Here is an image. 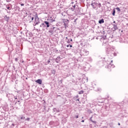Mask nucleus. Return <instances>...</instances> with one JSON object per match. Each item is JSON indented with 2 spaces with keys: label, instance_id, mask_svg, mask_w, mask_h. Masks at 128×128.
Here are the masks:
<instances>
[{
  "label": "nucleus",
  "instance_id": "obj_1",
  "mask_svg": "<svg viewBox=\"0 0 128 128\" xmlns=\"http://www.w3.org/2000/svg\"><path fill=\"white\" fill-rule=\"evenodd\" d=\"M106 53L107 54L108 56H116L117 54L114 52V49L112 48H110V46H108L106 48Z\"/></svg>",
  "mask_w": 128,
  "mask_h": 128
},
{
  "label": "nucleus",
  "instance_id": "obj_2",
  "mask_svg": "<svg viewBox=\"0 0 128 128\" xmlns=\"http://www.w3.org/2000/svg\"><path fill=\"white\" fill-rule=\"evenodd\" d=\"M34 26H36L40 24V18H38V14H36L34 15Z\"/></svg>",
  "mask_w": 128,
  "mask_h": 128
},
{
  "label": "nucleus",
  "instance_id": "obj_3",
  "mask_svg": "<svg viewBox=\"0 0 128 128\" xmlns=\"http://www.w3.org/2000/svg\"><path fill=\"white\" fill-rule=\"evenodd\" d=\"M80 56H85L88 55L90 52L87 50L84 49L83 50H81V52H80Z\"/></svg>",
  "mask_w": 128,
  "mask_h": 128
},
{
  "label": "nucleus",
  "instance_id": "obj_4",
  "mask_svg": "<svg viewBox=\"0 0 128 128\" xmlns=\"http://www.w3.org/2000/svg\"><path fill=\"white\" fill-rule=\"evenodd\" d=\"M48 32L51 34H54V32H56V28L55 27H52L51 28H49Z\"/></svg>",
  "mask_w": 128,
  "mask_h": 128
},
{
  "label": "nucleus",
  "instance_id": "obj_5",
  "mask_svg": "<svg viewBox=\"0 0 128 128\" xmlns=\"http://www.w3.org/2000/svg\"><path fill=\"white\" fill-rule=\"evenodd\" d=\"M90 6H92L94 8H96V6H98V4L96 2H94V1H92Z\"/></svg>",
  "mask_w": 128,
  "mask_h": 128
},
{
  "label": "nucleus",
  "instance_id": "obj_6",
  "mask_svg": "<svg viewBox=\"0 0 128 128\" xmlns=\"http://www.w3.org/2000/svg\"><path fill=\"white\" fill-rule=\"evenodd\" d=\"M63 22L64 24V26L66 27L68 26V22H70V20L68 19L63 20Z\"/></svg>",
  "mask_w": 128,
  "mask_h": 128
},
{
  "label": "nucleus",
  "instance_id": "obj_7",
  "mask_svg": "<svg viewBox=\"0 0 128 128\" xmlns=\"http://www.w3.org/2000/svg\"><path fill=\"white\" fill-rule=\"evenodd\" d=\"M113 26V32H116V30H118V23H116L115 24H112Z\"/></svg>",
  "mask_w": 128,
  "mask_h": 128
},
{
  "label": "nucleus",
  "instance_id": "obj_8",
  "mask_svg": "<svg viewBox=\"0 0 128 128\" xmlns=\"http://www.w3.org/2000/svg\"><path fill=\"white\" fill-rule=\"evenodd\" d=\"M50 22H56V18L50 17V18L48 19Z\"/></svg>",
  "mask_w": 128,
  "mask_h": 128
},
{
  "label": "nucleus",
  "instance_id": "obj_9",
  "mask_svg": "<svg viewBox=\"0 0 128 128\" xmlns=\"http://www.w3.org/2000/svg\"><path fill=\"white\" fill-rule=\"evenodd\" d=\"M44 24L46 25V28H50V22L48 21H44Z\"/></svg>",
  "mask_w": 128,
  "mask_h": 128
},
{
  "label": "nucleus",
  "instance_id": "obj_10",
  "mask_svg": "<svg viewBox=\"0 0 128 128\" xmlns=\"http://www.w3.org/2000/svg\"><path fill=\"white\" fill-rule=\"evenodd\" d=\"M28 18L29 20H30V18H31V20H30V22H32V20H34V17H32V16H28Z\"/></svg>",
  "mask_w": 128,
  "mask_h": 128
},
{
  "label": "nucleus",
  "instance_id": "obj_11",
  "mask_svg": "<svg viewBox=\"0 0 128 128\" xmlns=\"http://www.w3.org/2000/svg\"><path fill=\"white\" fill-rule=\"evenodd\" d=\"M108 114H109V112H108V110H106L104 112H103V114H104V116H108Z\"/></svg>",
  "mask_w": 128,
  "mask_h": 128
},
{
  "label": "nucleus",
  "instance_id": "obj_12",
  "mask_svg": "<svg viewBox=\"0 0 128 128\" xmlns=\"http://www.w3.org/2000/svg\"><path fill=\"white\" fill-rule=\"evenodd\" d=\"M36 82L37 84H42V80L40 79H38L36 81Z\"/></svg>",
  "mask_w": 128,
  "mask_h": 128
},
{
  "label": "nucleus",
  "instance_id": "obj_13",
  "mask_svg": "<svg viewBox=\"0 0 128 128\" xmlns=\"http://www.w3.org/2000/svg\"><path fill=\"white\" fill-rule=\"evenodd\" d=\"M90 64H88L87 65H86V66H84V70H90V68L88 67L89 66Z\"/></svg>",
  "mask_w": 128,
  "mask_h": 128
},
{
  "label": "nucleus",
  "instance_id": "obj_14",
  "mask_svg": "<svg viewBox=\"0 0 128 128\" xmlns=\"http://www.w3.org/2000/svg\"><path fill=\"white\" fill-rule=\"evenodd\" d=\"M4 18H5V20L7 22H8V20H10V16H8L6 15L5 16H4Z\"/></svg>",
  "mask_w": 128,
  "mask_h": 128
},
{
  "label": "nucleus",
  "instance_id": "obj_15",
  "mask_svg": "<svg viewBox=\"0 0 128 128\" xmlns=\"http://www.w3.org/2000/svg\"><path fill=\"white\" fill-rule=\"evenodd\" d=\"M60 57L58 56L56 58V62L57 64H58L60 62Z\"/></svg>",
  "mask_w": 128,
  "mask_h": 128
},
{
  "label": "nucleus",
  "instance_id": "obj_16",
  "mask_svg": "<svg viewBox=\"0 0 128 128\" xmlns=\"http://www.w3.org/2000/svg\"><path fill=\"white\" fill-rule=\"evenodd\" d=\"M104 18H102L99 20L98 21V24H104Z\"/></svg>",
  "mask_w": 128,
  "mask_h": 128
},
{
  "label": "nucleus",
  "instance_id": "obj_17",
  "mask_svg": "<svg viewBox=\"0 0 128 128\" xmlns=\"http://www.w3.org/2000/svg\"><path fill=\"white\" fill-rule=\"evenodd\" d=\"M112 14L114 16H116V8H114L112 10Z\"/></svg>",
  "mask_w": 128,
  "mask_h": 128
},
{
  "label": "nucleus",
  "instance_id": "obj_18",
  "mask_svg": "<svg viewBox=\"0 0 128 128\" xmlns=\"http://www.w3.org/2000/svg\"><path fill=\"white\" fill-rule=\"evenodd\" d=\"M67 122L68 120H66V119L64 118L62 120V124H66V122Z\"/></svg>",
  "mask_w": 128,
  "mask_h": 128
},
{
  "label": "nucleus",
  "instance_id": "obj_19",
  "mask_svg": "<svg viewBox=\"0 0 128 128\" xmlns=\"http://www.w3.org/2000/svg\"><path fill=\"white\" fill-rule=\"evenodd\" d=\"M102 46H108V42H104V41L103 43H102Z\"/></svg>",
  "mask_w": 128,
  "mask_h": 128
},
{
  "label": "nucleus",
  "instance_id": "obj_20",
  "mask_svg": "<svg viewBox=\"0 0 128 128\" xmlns=\"http://www.w3.org/2000/svg\"><path fill=\"white\" fill-rule=\"evenodd\" d=\"M28 34H29V35H30V33H28V32H26V36L27 37L26 38H28L30 40V36H28Z\"/></svg>",
  "mask_w": 128,
  "mask_h": 128
},
{
  "label": "nucleus",
  "instance_id": "obj_21",
  "mask_svg": "<svg viewBox=\"0 0 128 128\" xmlns=\"http://www.w3.org/2000/svg\"><path fill=\"white\" fill-rule=\"evenodd\" d=\"M78 94H84V90H82L80 91Z\"/></svg>",
  "mask_w": 128,
  "mask_h": 128
},
{
  "label": "nucleus",
  "instance_id": "obj_22",
  "mask_svg": "<svg viewBox=\"0 0 128 128\" xmlns=\"http://www.w3.org/2000/svg\"><path fill=\"white\" fill-rule=\"evenodd\" d=\"M116 10H118V12H120V8L118 7H117Z\"/></svg>",
  "mask_w": 128,
  "mask_h": 128
},
{
  "label": "nucleus",
  "instance_id": "obj_23",
  "mask_svg": "<svg viewBox=\"0 0 128 128\" xmlns=\"http://www.w3.org/2000/svg\"><path fill=\"white\" fill-rule=\"evenodd\" d=\"M98 6L99 8H102V4L100 3L98 4Z\"/></svg>",
  "mask_w": 128,
  "mask_h": 128
},
{
  "label": "nucleus",
  "instance_id": "obj_24",
  "mask_svg": "<svg viewBox=\"0 0 128 128\" xmlns=\"http://www.w3.org/2000/svg\"><path fill=\"white\" fill-rule=\"evenodd\" d=\"M97 90H98V92H102V88H98L97 89Z\"/></svg>",
  "mask_w": 128,
  "mask_h": 128
},
{
  "label": "nucleus",
  "instance_id": "obj_25",
  "mask_svg": "<svg viewBox=\"0 0 128 128\" xmlns=\"http://www.w3.org/2000/svg\"><path fill=\"white\" fill-rule=\"evenodd\" d=\"M52 74H56V71H55L54 70H52Z\"/></svg>",
  "mask_w": 128,
  "mask_h": 128
},
{
  "label": "nucleus",
  "instance_id": "obj_26",
  "mask_svg": "<svg viewBox=\"0 0 128 128\" xmlns=\"http://www.w3.org/2000/svg\"><path fill=\"white\" fill-rule=\"evenodd\" d=\"M92 122H93V124H96V121L92 120Z\"/></svg>",
  "mask_w": 128,
  "mask_h": 128
},
{
  "label": "nucleus",
  "instance_id": "obj_27",
  "mask_svg": "<svg viewBox=\"0 0 128 128\" xmlns=\"http://www.w3.org/2000/svg\"><path fill=\"white\" fill-rule=\"evenodd\" d=\"M30 118H28L25 119V120H28V122H30Z\"/></svg>",
  "mask_w": 128,
  "mask_h": 128
},
{
  "label": "nucleus",
  "instance_id": "obj_28",
  "mask_svg": "<svg viewBox=\"0 0 128 128\" xmlns=\"http://www.w3.org/2000/svg\"><path fill=\"white\" fill-rule=\"evenodd\" d=\"M24 118H26V117L24 116H22L20 118V120H24Z\"/></svg>",
  "mask_w": 128,
  "mask_h": 128
},
{
  "label": "nucleus",
  "instance_id": "obj_29",
  "mask_svg": "<svg viewBox=\"0 0 128 128\" xmlns=\"http://www.w3.org/2000/svg\"><path fill=\"white\" fill-rule=\"evenodd\" d=\"M67 42L68 44H70V41L69 39H68Z\"/></svg>",
  "mask_w": 128,
  "mask_h": 128
},
{
  "label": "nucleus",
  "instance_id": "obj_30",
  "mask_svg": "<svg viewBox=\"0 0 128 128\" xmlns=\"http://www.w3.org/2000/svg\"><path fill=\"white\" fill-rule=\"evenodd\" d=\"M53 110L54 112H56V108H54Z\"/></svg>",
  "mask_w": 128,
  "mask_h": 128
},
{
  "label": "nucleus",
  "instance_id": "obj_31",
  "mask_svg": "<svg viewBox=\"0 0 128 128\" xmlns=\"http://www.w3.org/2000/svg\"><path fill=\"white\" fill-rule=\"evenodd\" d=\"M7 2H12V0H6Z\"/></svg>",
  "mask_w": 128,
  "mask_h": 128
},
{
  "label": "nucleus",
  "instance_id": "obj_32",
  "mask_svg": "<svg viewBox=\"0 0 128 128\" xmlns=\"http://www.w3.org/2000/svg\"><path fill=\"white\" fill-rule=\"evenodd\" d=\"M21 6H24V4H20Z\"/></svg>",
  "mask_w": 128,
  "mask_h": 128
},
{
  "label": "nucleus",
  "instance_id": "obj_33",
  "mask_svg": "<svg viewBox=\"0 0 128 128\" xmlns=\"http://www.w3.org/2000/svg\"><path fill=\"white\" fill-rule=\"evenodd\" d=\"M16 62H18V58H15Z\"/></svg>",
  "mask_w": 128,
  "mask_h": 128
},
{
  "label": "nucleus",
  "instance_id": "obj_34",
  "mask_svg": "<svg viewBox=\"0 0 128 128\" xmlns=\"http://www.w3.org/2000/svg\"><path fill=\"white\" fill-rule=\"evenodd\" d=\"M78 20V18H76L74 20V22H76V20Z\"/></svg>",
  "mask_w": 128,
  "mask_h": 128
},
{
  "label": "nucleus",
  "instance_id": "obj_35",
  "mask_svg": "<svg viewBox=\"0 0 128 128\" xmlns=\"http://www.w3.org/2000/svg\"><path fill=\"white\" fill-rule=\"evenodd\" d=\"M44 22L42 23L41 25H42V26H44Z\"/></svg>",
  "mask_w": 128,
  "mask_h": 128
},
{
  "label": "nucleus",
  "instance_id": "obj_36",
  "mask_svg": "<svg viewBox=\"0 0 128 128\" xmlns=\"http://www.w3.org/2000/svg\"><path fill=\"white\" fill-rule=\"evenodd\" d=\"M100 128H108V126H102Z\"/></svg>",
  "mask_w": 128,
  "mask_h": 128
},
{
  "label": "nucleus",
  "instance_id": "obj_37",
  "mask_svg": "<svg viewBox=\"0 0 128 128\" xmlns=\"http://www.w3.org/2000/svg\"><path fill=\"white\" fill-rule=\"evenodd\" d=\"M10 6L7 7V9H8V10H10Z\"/></svg>",
  "mask_w": 128,
  "mask_h": 128
},
{
  "label": "nucleus",
  "instance_id": "obj_38",
  "mask_svg": "<svg viewBox=\"0 0 128 128\" xmlns=\"http://www.w3.org/2000/svg\"><path fill=\"white\" fill-rule=\"evenodd\" d=\"M14 98L15 100H18V98H16V96H14Z\"/></svg>",
  "mask_w": 128,
  "mask_h": 128
},
{
  "label": "nucleus",
  "instance_id": "obj_39",
  "mask_svg": "<svg viewBox=\"0 0 128 128\" xmlns=\"http://www.w3.org/2000/svg\"><path fill=\"white\" fill-rule=\"evenodd\" d=\"M92 117H91L90 118V122H92Z\"/></svg>",
  "mask_w": 128,
  "mask_h": 128
},
{
  "label": "nucleus",
  "instance_id": "obj_40",
  "mask_svg": "<svg viewBox=\"0 0 128 128\" xmlns=\"http://www.w3.org/2000/svg\"><path fill=\"white\" fill-rule=\"evenodd\" d=\"M113 24H116V21H114Z\"/></svg>",
  "mask_w": 128,
  "mask_h": 128
},
{
  "label": "nucleus",
  "instance_id": "obj_41",
  "mask_svg": "<svg viewBox=\"0 0 128 128\" xmlns=\"http://www.w3.org/2000/svg\"><path fill=\"white\" fill-rule=\"evenodd\" d=\"M44 28H46V24H44V26H43Z\"/></svg>",
  "mask_w": 128,
  "mask_h": 128
},
{
  "label": "nucleus",
  "instance_id": "obj_42",
  "mask_svg": "<svg viewBox=\"0 0 128 128\" xmlns=\"http://www.w3.org/2000/svg\"><path fill=\"white\" fill-rule=\"evenodd\" d=\"M104 40H106V36H104Z\"/></svg>",
  "mask_w": 128,
  "mask_h": 128
},
{
  "label": "nucleus",
  "instance_id": "obj_43",
  "mask_svg": "<svg viewBox=\"0 0 128 128\" xmlns=\"http://www.w3.org/2000/svg\"><path fill=\"white\" fill-rule=\"evenodd\" d=\"M74 8H76V5L73 6Z\"/></svg>",
  "mask_w": 128,
  "mask_h": 128
},
{
  "label": "nucleus",
  "instance_id": "obj_44",
  "mask_svg": "<svg viewBox=\"0 0 128 128\" xmlns=\"http://www.w3.org/2000/svg\"><path fill=\"white\" fill-rule=\"evenodd\" d=\"M76 118H78V116H76Z\"/></svg>",
  "mask_w": 128,
  "mask_h": 128
},
{
  "label": "nucleus",
  "instance_id": "obj_45",
  "mask_svg": "<svg viewBox=\"0 0 128 128\" xmlns=\"http://www.w3.org/2000/svg\"><path fill=\"white\" fill-rule=\"evenodd\" d=\"M69 46H70V48H72V45H69Z\"/></svg>",
  "mask_w": 128,
  "mask_h": 128
},
{
  "label": "nucleus",
  "instance_id": "obj_46",
  "mask_svg": "<svg viewBox=\"0 0 128 128\" xmlns=\"http://www.w3.org/2000/svg\"><path fill=\"white\" fill-rule=\"evenodd\" d=\"M48 64H50V60H48Z\"/></svg>",
  "mask_w": 128,
  "mask_h": 128
},
{
  "label": "nucleus",
  "instance_id": "obj_47",
  "mask_svg": "<svg viewBox=\"0 0 128 128\" xmlns=\"http://www.w3.org/2000/svg\"><path fill=\"white\" fill-rule=\"evenodd\" d=\"M76 100H78V102H80V98L77 99Z\"/></svg>",
  "mask_w": 128,
  "mask_h": 128
},
{
  "label": "nucleus",
  "instance_id": "obj_48",
  "mask_svg": "<svg viewBox=\"0 0 128 128\" xmlns=\"http://www.w3.org/2000/svg\"><path fill=\"white\" fill-rule=\"evenodd\" d=\"M82 122H84V120H82Z\"/></svg>",
  "mask_w": 128,
  "mask_h": 128
},
{
  "label": "nucleus",
  "instance_id": "obj_49",
  "mask_svg": "<svg viewBox=\"0 0 128 128\" xmlns=\"http://www.w3.org/2000/svg\"><path fill=\"white\" fill-rule=\"evenodd\" d=\"M56 112H60V110H56Z\"/></svg>",
  "mask_w": 128,
  "mask_h": 128
},
{
  "label": "nucleus",
  "instance_id": "obj_50",
  "mask_svg": "<svg viewBox=\"0 0 128 128\" xmlns=\"http://www.w3.org/2000/svg\"><path fill=\"white\" fill-rule=\"evenodd\" d=\"M68 46H70V45L68 44V45L66 46L67 48H68Z\"/></svg>",
  "mask_w": 128,
  "mask_h": 128
},
{
  "label": "nucleus",
  "instance_id": "obj_51",
  "mask_svg": "<svg viewBox=\"0 0 128 128\" xmlns=\"http://www.w3.org/2000/svg\"><path fill=\"white\" fill-rule=\"evenodd\" d=\"M118 126H120V123H118Z\"/></svg>",
  "mask_w": 128,
  "mask_h": 128
},
{
  "label": "nucleus",
  "instance_id": "obj_52",
  "mask_svg": "<svg viewBox=\"0 0 128 128\" xmlns=\"http://www.w3.org/2000/svg\"><path fill=\"white\" fill-rule=\"evenodd\" d=\"M70 42H72V39H70Z\"/></svg>",
  "mask_w": 128,
  "mask_h": 128
},
{
  "label": "nucleus",
  "instance_id": "obj_53",
  "mask_svg": "<svg viewBox=\"0 0 128 128\" xmlns=\"http://www.w3.org/2000/svg\"><path fill=\"white\" fill-rule=\"evenodd\" d=\"M12 126H14V124H12Z\"/></svg>",
  "mask_w": 128,
  "mask_h": 128
},
{
  "label": "nucleus",
  "instance_id": "obj_54",
  "mask_svg": "<svg viewBox=\"0 0 128 128\" xmlns=\"http://www.w3.org/2000/svg\"><path fill=\"white\" fill-rule=\"evenodd\" d=\"M42 25L41 24V25H40V28H42Z\"/></svg>",
  "mask_w": 128,
  "mask_h": 128
},
{
  "label": "nucleus",
  "instance_id": "obj_55",
  "mask_svg": "<svg viewBox=\"0 0 128 128\" xmlns=\"http://www.w3.org/2000/svg\"><path fill=\"white\" fill-rule=\"evenodd\" d=\"M38 31H39V32H40V29H39V30H38Z\"/></svg>",
  "mask_w": 128,
  "mask_h": 128
},
{
  "label": "nucleus",
  "instance_id": "obj_56",
  "mask_svg": "<svg viewBox=\"0 0 128 128\" xmlns=\"http://www.w3.org/2000/svg\"><path fill=\"white\" fill-rule=\"evenodd\" d=\"M66 40H68V37H66Z\"/></svg>",
  "mask_w": 128,
  "mask_h": 128
},
{
  "label": "nucleus",
  "instance_id": "obj_57",
  "mask_svg": "<svg viewBox=\"0 0 128 128\" xmlns=\"http://www.w3.org/2000/svg\"><path fill=\"white\" fill-rule=\"evenodd\" d=\"M113 62V60H111V62Z\"/></svg>",
  "mask_w": 128,
  "mask_h": 128
},
{
  "label": "nucleus",
  "instance_id": "obj_58",
  "mask_svg": "<svg viewBox=\"0 0 128 128\" xmlns=\"http://www.w3.org/2000/svg\"><path fill=\"white\" fill-rule=\"evenodd\" d=\"M20 102V100H18V102Z\"/></svg>",
  "mask_w": 128,
  "mask_h": 128
},
{
  "label": "nucleus",
  "instance_id": "obj_59",
  "mask_svg": "<svg viewBox=\"0 0 128 128\" xmlns=\"http://www.w3.org/2000/svg\"><path fill=\"white\" fill-rule=\"evenodd\" d=\"M56 52H58V50H56Z\"/></svg>",
  "mask_w": 128,
  "mask_h": 128
},
{
  "label": "nucleus",
  "instance_id": "obj_60",
  "mask_svg": "<svg viewBox=\"0 0 128 128\" xmlns=\"http://www.w3.org/2000/svg\"><path fill=\"white\" fill-rule=\"evenodd\" d=\"M6 96H8V94L6 95Z\"/></svg>",
  "mask_w": 128,
  "mask_h": 128
}]
</instances>
